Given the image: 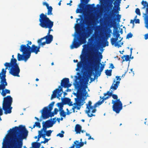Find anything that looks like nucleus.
Masks as SVG:
<instances>
[{"label":"nucleus","instance_id":"obj_24","mask_svg":"<svg viewBox=\"0 0 148 148\" xmlns=\"http://www.w3.org/2000/svg\"><path fill=\"white\" fill-rule=\"evenodd\" d=\"M56 120L52 121L50 120H48L45 122H43L42 123L47 126L48 128H49L52 127L53 124L56 123Z\"/></svg>","mask_w":148,"mask_h":148},{"label":"nucleus","instance_id":"obj_63","mask_svg":"<svg viewBox=\"0 0 148 148\" xmlns=\"http://www.w3.org/2000/svg\"><path fill=\"white\" fill-rule=\"evenodd\" d=\"M63 107L59 108V111H60H60H61L62 110H64L63 109Z\"/></svg>","mask_w":148,"mask_h":148},{"label":"nucleus","instance_id":"obj_14","mask_svg":"<svg viewBox=\"0 0 148 148\" xmlns=\"http://www.w3.org/2000/svg\"><path fill=\"white\" fill-rule=\"evenodd\" d=\"M100 100L101 99L96 103L93 106H91L92 102L90 101H88V104H86V108L88 109V110L86 111V112L87 114L88 117H91L95 115L92 114H89V113L90 112L91 110H92L91 112L92 113H94L95 112L96 110V108L102 104V101H100Z\"/></svg>","mask_w":148,"mask_h":148},{"label":"nucleus","instance_id":"obj_16","mask_svg":"<svg viewBox=\"0 0 148 148\" xmlns=\"http://www.w3.org/2000/svg\"><path fill=\"white\" fill-rule=\"evenodd\" d=\"M141 4L143 6L142 9H145V13H144L143 14L144 16V18L145 27L148 29V3L146 1L143 0Z\"/></svg>","mask_w":148,"mask_h":148},{"label":"nucleus","instance_id":"obj_27","mask_svg":"<svg viewBox=\"0 0 148 148\" xmlns=\"http://www.w3.org/2000/svg\"><path fill=\"white\" fill-rule=\"evenodd\" d=\"M110 40L111 44L112 45H114L115 47L118 46V47H121V46L119 44V43L121 41V40L116 42L114 39V38H112Z\"/></svg>","mask_w":148,"mask_h":148},{"label":"nucleus","instance_id":"obj_2","mask_svg":"<svg viewBox=\"0 0 148 148\" xmlns=\"http://www.w3.org/2000/svg\"><path fill=\"white\" fill-rule=\"evenodd\" d=\"M112 0H102V22L107 20L112 25H116L120 21L121 15L116 10H110L113 6Z\"/></svg>","mask_w":148,"mask_h":148},{"label":"nucleus","instance_id":"obj_43","mask_svg":"<svg viewBox=\"0 0 148 148\" xmlns=\"http://www.w3.org/2000/svg\"><path fill=\"white\" fill-rule=\"evenodd\" d=\"M135 12L137 15L139 16H140L141 15L140 10L138 8H137L136 9Z\"/></svg>","mask_w":148,"mask_h":148},{"label":"nucleus","instance_id":"obj_52","mask_svg":"<svg viewBox=\"0 0 148 148\" xmlns=\"http://www.w3.org/2000/svg\"><path fill=\"white\" fill-rule=\"evenodd\" d=\"M27 42H28V43L26 44V45L27 47H30V45L32 44V42L29 40L27 41Z\"/></svg>","mask_w":148,"mask_h":148},{"label":"nucleus","instance_id":"obj_20","mask_svg":"<svg viewBox=\"0 0 148 148\" xmlns=\"http://www.w3.org/2000/svg\"><path fill=\"white\" fill-rule=\"evenodd\" d=\"M53 37L52 35L46 36L45 37L39 39L37 41L38 43L41 42L42 40L45 39L47 44H50L53 40Z\"/></svg>","mask_w":148,"mask_h":148},{"label":"nucleus","instance_id":"obj_50","mask_svg":"<svg viewBox=\"0 0 148 148\" xmlns=\"http://www.w3.org/2000/svg\"><path fill=\"white\" fill-rule=\"evenodd\" d=\"M42 132L41 131H38V138H40L42 137Z\"/></svg>","mask_w":148,"mask_h":148},{"label":"nucleus","instance_id":"obj_49","mask_svg":"<svg viewBox=\"0 0 148 148\" xmlns=\"http://www.w3.org/2000/svg\"><path fill=\"white\" fill-rule=\"evenodd\" d=\"M120 76H116V80L115 79V81H117L116 82H119V83H120V81L121 80V78H120ZM115 80V79H114Z\"/></svg>","mask_w":148,"mask_h":148},{"label":"nucleus","instance_id":"obj_51","mask_svg":"<svg viewBox=\"0 0 148 148\" xmlns=\"http://www.w3.org/2000/svg\"><path fill=\"white\" fill-rule=\"evenodd\" d=\"M137 16H136L135 17L134 19V20H131L130 22V23L132 24H134V21L136 20V19L137 18Z\"/></svg>","mask_w":148,"mask_h":148},{"label":"nucleus","instance_id":"obj_38","mask_svg":"<svg viewBox=\"0 0 148 148\" xmlns=\"http://www.w3.org/2000/svg\"><path fill=\"white\" fill-rule=\"evenodd\" d=\"M100 5L98 4L97 5V8L99 9V10H102V0H99Z\"/></svg>","mask_w":148,"mask_h":148},{"label":"nucleus","instance_id":"obj_45","mask_svg":"<svg viewBox=\"0 0 148 148\" xmlns=\"http://www.w3.org/2000/svg\"><path fill=\"white\" fill-rule=\"evenodd\" d=\"M61 133H59L57 135V136H59L60 137L62 138L64 137V132L63 131H62L61 132Z\"/></svg>","mask_w":148,"mask_h":148},{"label":"nucleus","instance_id":"obj_8","mask_svg":"<svg viewBox=\"0 0 148 148\" xmlns=\"http://www.w3.org/2000/svg\"><path fill=\"white\" fill-rule=\"evenodd\" d=\"M39 25L42 27L49 29V31H53L51 28L53 25V22L46 15L42 13L39 16Z\"/></svg>","mask_w":148,"mask_h":148},{"label":"nucleus","instance_id":"obj_11","mask_svg":"<svg viewBox=\"0 0 148 148\" xmlns=\"http://www.w3.org/2000/svg\"><path fill=\"white\" fill-rule=\"evenodd\" d=\"M119 82H115V80H114L113 82L110 87V90L108 91L107 93H105L104 94V96L102 97V103L104 101L109 98V96H112V98L116 100H118V96L117 95L115 94H113V92L114 91L116 90L119 86Z\"/></svg>","mask_w":148,"mask_h":148},{"label":"nucleus","instance_id":"obj_59","mask_svg":"<svg viewBox=\"0 0 148 148\" xmlns=\"http://www.w3.org/2000/svg\"><path fill=\"white\" fill-rule=\"evenodd\" d=\"M46 134H42V138H43L44 139L46 138H45V135Z\"/></svg>","mask_w":148,"mask_h":148},{"label":"nucleus","instance_id":"obj_5","mask_svg":"<svg viewBox=\"0 0 148 148\" xmlns=\"http://www.w3.org/2000/svg\"><path fill=\"white\" fill-rule=\"evenodd\" d=\"M87 31H86L85 29H82L83 32V36H80L77 38H75L73 40L72 45L70 46L71 49L74 48H77L79 46L86 42V39L89 37L91 34V29L88 27H86Z\"/></svg>","mask_w":148,"mask_h":148},{"label":"nucleus","instance_id":"obj_17","mask_svg":"<svg viewBox=\"0 0 148 148\" xmlns=\"http://www.w3.org/2000/svg\"><path fill=\"white\" fill-rule=\"evenodd\" d=\"M113 110L117 113H119L122 109V104L120 99L112 100Z\"/></svg>","mask_w":148,"mask_h":148},{"label":"nucleus","instance_id":"obj_54","mask_svg":"<svg viewBox=\"0 0 148 148\" xmlns=\"http://www.w3.org/2000/svg\"><path fill=\"white\" fill-rule=\"evenodd\" d=\"M43 5H45L46 6L47 8H48V7H50L49 6V4L46 2H43Z\"/></svg>","mask_w":148,"mask_h":148},{"label":"nucleus","instance_id":"obj_4","mask_svg":"<svg viewBox=\"0 0 148 148\" xmlns=\"http://www.w3.org/2000/svg\"><path fill=\"white\" fill-rule=\"evenodd\" d=\"M115 25H112L110 22L108 21H105L102 23V48L108 46L109 42L108 41L109 38L110 37L112 30L110 29L114 27ZM103 49H102V52Z\"/></svg>","mask_w":148,"mask_h":148},{"label":"nucleus","instance_id":"obj_41","mask_svg":"<svg viewBox=\"0 0 148 148\" xmlns=\"http://www.w3.org/2000/svg\"><path fill=\"white\" fill-rule=\"evenodd\" d=\"M42 127H43L41 129V130L40 131H41L42 132L44 130V132H45L46 131V130L47 128H48L47 127V126L46 125H45L44 124H43Z\"/></svg>","mask_w":148,"mask_h":148},{"label":"nucleus","instance_id":"obj_57","mask_svg":"<svg viewBox=\"0 0 148 148\" xmlns=\"http://www.w3.org/2000/svg\"><path fill=\"white\" fill-rule=\"evenodd\" d=\"M90 82H92V81H94V80H95V76L94 77V78H92L90 77Z\"/></svg>","mask_w":148,"mask_h":148},{"label":"nucleus","instance_id":"obj_22","mask_svg":"<svg viewBox=\"0 0 148 148\" xmlns=\"http://www.w3.org/2000/svg\"><path fill=\"white\" fill-rule=\"evenodd\" d=\"M61 86H59L58 88L56 89L53 92V94L51 95V99L52 100L53 99L56 98L57 97V93H60V92H62V93L63 92L62 88L61 87Z\"/></svg>","mask_w":148,"mask_h":148},{"label":"nucleus","instance_id":"obj_15","mask_svg":"<svg viewBox=\"0 0 148 148\" xmlns=\"http://www.w3.org/2000/svg\"><path fill=\"white\" fill-rule=\"evenodd\" d=\"M75 88L77 90L76 93H74V95L76 96V98H75V102L84 103V100L81 97V94L82 93V90L81 88L80 84L79 82H76L74 84Z\"/></svg>","mask_w":148,"mask_h":148},{"label":"nucleus","instance_id":"obj_26","mask_svg":"<svg viewBox=\"0 0 148 148\" xmlns=\"http://www.w3.org/2000/svg\"><path fill=\"white\" fill-rule=\"evenodd\" d=\"M113 35L114 37H115V38H114V39L116 41V42H117V41L118 40V38L120 36L119 31L117 30H113Z\"/></svg>","mask_w":148,"mask_h":148},{"label":"nucleus","instance_id":"obj_55","mask_svg":"<svg viewBox=\"0 0 148 148\" xmlns=\"http://www.w3.org/2000/svg\"><path fill=\"white\" fill-rule=\"evenodd\" d=\"M58 109L56 108H55L54 109V113L55 114H56L58 113Z\"/></svg>","mask_w":148,"mask_h":148},{"label":"nucleus","instance_id":"obj_47","mask_svg":"<svg viewBox=\"0 0 148 148\" xmlns=\"http://www.w3.org/2000/svg\"><path fill=\"white\" fill-rule=\"evenodd\" d=\"M45 139V140L44 141H42L40 142L41 143H43L44 144H45L46 143H47L49 141V140L50 139H48L47 138H45V139Z\"/></svg>","mask_w":148,"mask_h":148},{"label":"nucleus","instance_id":"obj_44","mask_svg":"<svg viewBox=\"0 0 148 148\" xmlns=\"http://www.w3.org/2000/svg\"><path fill=\"white\" fill-rule=\"evenodd\" d=\"M64 105L63 103V102H60V103H57V106L59 107H63V105Z\"/></svg>","mask_w":148,"mask_h":148},{"label":"nucleus","instance_id":"obj_39","mask_svg":"<svg viewBox=\"0 0 148 148\" xmlns=\"http://www.w3.org/2000/svg\"><path fill=\"white\" fill-rule=\"evenodd\" d=\"M36 126L38 127L39 128L41 127V125L40 123L39 122H36L35 123V124L34 125L33 128H32V129L33 128H35Z\"/></svg>","mask_w":148,"mask_h":148},{"label":"nucleus","instance_id":"obj_10","mask_svg":"<svg viewBox=\"0 0 148 148\" xmlns=\"http://www.w3.org/2000/svg\"><path fill=\"white\" fill-rule=\"evenodd\" d=\"M98 38V35H94L93 34L91 38L89 39H88V44H85L83 45V54H85L86 56V53L87 51V50L90 48L91 51H90V58H88V59H90L91 58V56L92 55V48H95V50H94V52L97 53L99 57V53L97 51L96 48L95 47H93V46H94L95 43V41L96 39H97Z\"/></svg>","mask_w":148,"mask_h":148},{"label":"nucleus","instance_id":"obj_33","mask_svg":"<svg viewBox=\"0 0 148 148\" xmlns=\"http://www.w3.org/2000/svg\"><path fill=\"white\" fill-rule=\"evenodd\" d=\"M40 143L34 142L32 143V145L34 148H39L40 146Z\"/></svg>","mask_w":148,"mask_h":148},{"label":"nucleus","instance_id":"obj_36","mask_svg":"<svg viewBox=\"0 0 148 148\" xmlns=\"http://www.w3.org/2000/svg\"><path fill=\"white\" fill-rule=\"evenodd\" d=\"M47 8L48 9L47 14L48 15H52V12L53 9L52 7L51 6H50L49 7H48V8Z\"/></svg>","mask_w":148,"mask_h":148},{"label":"nucleus","instance_id":"obj_56","mask_svg":"<svg viewBox=\"0 0 148 148\" xmlns=\"http://www.w3.org/2000/svg\"><path fill=\"white\" fill-rule=\"evenodd\" d=\"M3 110L0 107V116L2 115L3 114Z\"/></svg>","mask_w":148,"mask_h":148},{"label":"nucleus","instance_id":"obj_12","mask_svg":"<svg viewBox=\"0 0 148 148\" xmlns=\"http://www.w3.org/2000/svg\"><path fill=\"white\" fill-rule=\"evenodd\" d=\"M13 101L12 98L10 95H8L3 98L2 104V109L5 114L11 113L12 107L11 105Z\"/></svg>","mask_w":148,"mask_h":148},{"label":"nucleus","instance_id":"obj_62","mask_svg":"<svg viewBox=\"0 0 148 148\" xmlns=\"http://www.w3.org/2000/svg\"><path fill=\"white\" fill-rule=\"evenodd\" d=\"M69 106H72L73 104L72 103V102L71 101V102L69 103V104H68Z\"/></svg>","mask_w":148,"mask_h":148},{"label":"nucleus","instance_id":"obj_37","mask_svg":"<svg viewBox=\"0 0 148 148\" xmlns=\"http://www.w3.org/2000/svg\"><path fill=\"white\" fill-rule=\"evenodd\" d=\"M112 70H108L107 69L105 73L106 75L108 76H110L112 75Z\"/></svg>","mask_w":148,"mask_h":148},{"label":"nucleus","instance_id":"obj_61","mask_svg":"<svg viewBox=\"0 0 148 148\" xmlns=\"http://www.w3.org/2000/svg\"><path fill=\"white\" fill-rule=\"evenodd\" d=\"M110 67L112 69H113L114 68V66L113 64L111 63L110 64Z\"/></svg>","mask_w":148,"mask_h":148},{"label":"nucleus","instance_id":"obj_40","mask_svg":"<svg viewBox=\"0 0 148 148\" xmlns=\"http://www.w3.org/2000/svg\"><path fill=\"white\" fill-rule=\"evenodd\" d=\"M60 114L61 116L65 117L66 115V113L64 110H62L60 112Z\"/></svg>","mask_w":148,"mask_h":148},{"label":"nucleus","instance_id":"obj_48","mask_svg":"<svg viewBox=\"0 0 148 148\" xmlns=\"http://www.w3.org/2000/svg\"><path fill=\"white\" fill-rule=\"evenodd\" d=\"M39 44V46L40 45H45L46 44H47V42L45 41V42H41L38 43Z\"/></svg>","mask_w":148,"mask_h":148},{"label":"nucleus","instance_id":"obj_18","mask_svg":"<svg viewBox=\"0 0 148 148\" xmlns=\"http://www.w3.org/2000/svg\"><path fill=\"white\" fill-rule=\"evenodd\" d=\"M61 86L64 88H68L71 86V84L69 83L68 78H64L61 81Z\"/></svg>","mask_w":148,"mask_h":148},{"label":"nucleus","instance_id":"obj_58","mask_svg":"<svg viewBox=\"0 0 148 148\" xmlns=\"http://www.w3.org/2000/svg\"><path fill=\"white\" fill-rule=\"evenodd\" d=\"M135 23H140V20L139 19H136L135 20Z\"/></svg>","mask_w":148,"mask_h":148},{"label":"nucleus","instance_id":"obj_34","mask_svg":"<svg viewBox=\"0 0 148 148\" xmlns=\"http://www.w3.org/2000/svg\"><path fill=\"white\" fill-rule=\"evenodd\" d=\"M89 0H80V3L84 4V8H86V7H87L88 8H89V7H88V5L87 4L88 3Z\"/></svg>","mask_w":148,"mask_h":148},{"label":"nucleus","instance_id":"obj_53","mask_svg":"<svg viewBox=\"0 0 148 148\" xmlns=\"http://www.w3.org/2000/svg\"><path fill=\"white\" fill-rule=\"evenodd\" d=\"M57 94H58V96H57L56 97L57 98H58L59 99H60L59 97H61V96L62 92H60V93H57Z\"/></svg>","mask_w":148,"mask_h":148},{"label":"nucleus","instance_id":"obj_30","mask_svg":"<svg viewBox=\"0 0 148 148\" xmlns=\"http://www.w3.org/2000/svg\"><path fill=\"white\" fill-rule=\"evenodd\" d=\"M82 127L79 124H77L75 127V131L76 134H80L81 132Z\"/></svg>","mask_w":148,"mask_h":148},{"label":"nucleus","instance_id":"obj_32","mask_svg":"<svg viewBox=\"0 0 148 148\" xmlns=\"http://www.w3.org/2000/svg\"><path fill=\"white\" fill-rule=\"evenodd\" d=\"M10 90L7 89H5L3 90H2V92L1 93V95L3 96H5L6 94H10Z\"/></svg>","mask_w":148,"mask_h":148},{"label":"nucleus","instance_id":"obj_28","mask_svg":"<svg viewBox=\"0 0 148 148\" xmlns=\"http://www.w3.org/2000/svg\"><path fill=\"white\" fill-rule=\"evenodd\" d=\"M75 29L77 34L79 35L81 33V26L79 23H77L75 24Z\"/></svg>","mask_w":148,"mask_h":148},{"label":"nucleus","instance_id":"obj_46","mask_svg":"<svg viewBox=\"0 0 148 148\" xmlns=\"http://www.w3.org/2000/svg\"><path fill=\"white\" fill-rule=\"evenodd\" d=\"M133 36L132 34L130 32L127 34L126 36V38L129 39L130 38H131Z\"/></svg>","mask_w":148,"mask_h":148},{"label":"nucleus","instance_id":"obj_19","mask_svg":"<svg viewBox=\"0 0 148 148\" xmlns=\"http://www.w3.org/2000/svg\"><path fill=\"white\" fill-rule=\"evenodd\" d=\"M81 61L78 62L77 64V67L81 68L82 67L83 64L86 62V56L85 54H83L80 56Z\"/></svg>","mask_w":148,"mask_h":148},{"label":"nucleus","instance_id":"obj_13","mask_svg":"<svg viewBox=\"0 0 148 148\" xmlns=\"http://www.w3.org/2000/svg\"><path fill=\"white\" fill-rule=\"evenodd\" d=\"M54 101L52 102L47 106L44 107L42 109L41 112V117L43 119L48 118L49 117L54 116L55 114L53 112H51L53 109V107L55 103Z\"/></svg>","mask_w":148,"mask_h":148},{"label":"nucleus","instance_id":"obj_35","mask_svg":"<svg viewBox=\"0 0 148 148\" xmlns=\"http://www.w3.org/2000/svg\"><path fill=\"white\" fill-rule=\"evenodd\" d=\"M125 58V60L123 59V62L124 61H128L130 60V57L128 55H125L123 56L121 58L123 59V58Z\"/></svg>","mask_w":148,"mask_h":148},{"label":"nucleus","instance_id":"obj_29","mask_svg":"<svg viewBox=\"0 0 148 148\" xmlns=\"http://www.w3.org/2000/svg\"><path fill=\"white\" fill-rule=\"evenodd\" d=\"M74 143L75 144L76 148H80L84 145L83 142H79V140H76L74 142Z\"/></svg>","mask_w":148,"mask_h":148},{"label":"nucleus","instance_id":"obj_21","mask_svg":"<svg viewBox=\"0 0 148 148\" xmlns=\"http://www.w3.org/2000/svg\"><path fill=\"white\" fill-rule=\"evenodd\" d=\"M40 46H36L34 45H32V47H30V57L31 56L32 53H34L36 54L38 53V52L40 51Z\"/></svg>","mask_w":148,"mask_h":148},{"label":"nucleus","instance_id":"obj_60","mask_svg":"<svg viewBox=\"0 0 148 148\" xmlns=\"http://www.w3.org/2000/svg\"><path fill=\"white\" fill-rule=\"evenodd\" d=\"M145 40L148 39V34H147L145 35Z\"/></svg>","mask_w":148,"mask_h":148},{"label":"nucleus","instance_id":"obj_1","mask_svg":"<svg viewBox=\"0 0 148 148\" xmlns=\"http://www.w3.org/2000/svg\"><path fill=\"white\" fill-rule=\"evenodd\" d=\"M9 131V135L3 139V148H22L23 140L26 139L28 135V132L25 127L22 125L15 126Z\"/></svg>","mask_w":148,"mask_h":148},{"label":"nucleus","instance_id":"obj_6","mask_svg":"<svg viewBox=\"0 0 148 148\" xmlns=\"http://www.w3.org/2000/svg\"><path fill=\"white\" fill-rule=\"evenodd\" d=\"M95 48H92V55L90 59L88 60V64L86 66V70L87 73V76L88 78H90L92 76V72L94 70L95 64L99 59L97 53L94 52Z\"/></svg>","mask_w":148,"mask_h":148},{"label":"nucleus","instance_id":"obj_31","mask_svg":"<svg viewBox=\"0 0 148 148\" xmlns=\"http://www.w3.org/2000/svg\"><path fill=\"white\" fill-rule=\"evenodd\" d=\"M62 102L64 105L68 104L71 102V99L68 98H65L64 99L62 98Z\"/></svg>","mask_w":148,"mask_h":148},{"label":"nucleus","instance_id":"obj_9","mask_svg":"<svg viewBox=\"0 0 148 148\" xmlns=\"http://www.w3.org/2000/svg\"><path fill=\"white\" fill-rule=\"evenodd\" d=\"M30 47H27L25 45H22L20 47V51L22 52V54L19 53L17 54V60L18 61L24 60L26 62L30 58Z\"/></svg>","mask_w":148,"mask_h":148},{"label":"nucleus","instance_id":"obj_64","mask_svg":"<svg viewBox=\"0 0 148 148\" xmlns=\"http://www.w3.org/2000/svg\"><path fill=\"white\" fill-rule=\"evenodd\" d=\"M75 146V144L74 143V144H73L72 146H71V147H70V148H74Z\"/></svg>","mask_w":148,"mask_h":148},{"label":"nucleus","instance_id":"obj_3","mask_svg":"<svg viewBox=\"0 0 148 148\" xmlns=\"http://www.w3.org/2000/svg\"><path fill=\"white\" fill-rule=\"evenodd\" d=\"M4 66L5 67V69H2L0 74L2 76L5 75V78L6 77V69L8 68H10L9 73L14 76L19 77V73L20 72V69L17 63L16 59H13L10 60V62H5L4 64Z\"/></svg>","mask_w":148,"mask_h":148},{"label":"nucleus","instance_id":"obj_42","mask_svg":"<svg viewBox=\"0 0 148 148\" xmlns=\"http://www.w3.org/2000/svg\"><path fill=\"white\" fill-rule=\"evenodd\" d=\"M47 136H51V134L52 132V131L51 130H49L46 131L45 132Z\"/></svg>","mask_w":148,"mask_h":148},{"label":"nucleus","instance_id":"obj_23","mask_svg":"<svg viewBox=\"0 0 148 148\" xmlns=\"http://www.w3.org/2000/svg\"><path fill=\"white\" fill-rule=\"evenodd\" d=\"M84 103H79L78 102H75L73 103L74 106L72 108L73 112V113L75 112V109H77V110H79L81 108V106L84 104Z\"/></svg>","mask_w":148,"mask_h":148},{"label":"nucleus","instance_id":"obj_7","mask_svg":"<svg viewBox=\"0 0 148 148\" xmlns=\"http://www.w3.org/2000/svg\"><path fill=\"white\" fill-rule=\"evenodd\" d=\"M88 6L94 14L96 18L99 19V47L100 51H102V10H99V9L95 6L94 3L88 5Z\"/></svg>","mask_w":148,"mask_h":148},{"label":"nucleus","instance_id":"obj_25","mask_svg":"<svg viewBox=\"0 0 148 148\" xmlns=\"http://www.w3.org/2000/svg\"><path fill=\"white\" fill-rule=\"evenodd\" d=\"M84 4L82 3H80L78 6L79 9L77 8L76 11V13H81L85 10V8H84Z\"/></svg>","mask_w":148,"mask_h":148}]
</instances>
